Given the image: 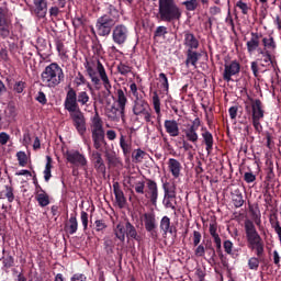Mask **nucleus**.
<instances>
[{"mask_svg":"<svg viewBox=\"0 0 281 281\" xmlns=\"http://www.w3.org/2000/svg\"><path fill=\"white\" fill-rule=\"evenodd\" d=\"M85 68L92 85L94 87H100L101 80L108 95H111V89H113V86L111 85V80L106 74V68H104L102 61H100V59L92 60L91 63L87 61L85 64Z\"/></svg>","mask_w":281,"mask_h":281,"instance_id":"nucleus-1","label":"nucleus"},{"mask_svg":"<svg viewBox=\"0 0 281 281\" xmlns=\"http://www.w3.org/2000/svg\"><path fill=\"white\" fill-rule=\"evenodd\" d=\"M64 155L68 164L76 166V168H87L89 164L87 157L78 150H67Z\"/></svg>","mask_w":281,"mask_h":281,"instance_id":"nucleus-14","label":"nucleus"},{"mask_svg":"<svg viewBox=\"0 0 281 281\" xmlns=\"http://www.w3.org/2000/svg\"><path fill=\"white\" fill-rule=\"evenodd\" d=\"M113 192L117 207H120V210H124V207H126V196L124 195V191L122 190L120 182H113Z\"/></svg>","mask_w":281,"mask_h":281,"instance_id":"nucleus-21","label":"nucleus"},{"mask_svg":"<svg viewBox=\"0 0 281 281\" xmlns=\"http://www.w3.org/2000/svg\"><path fill=\"white\" fill-rule=\"evenodd\" d=\"M91 97L87 91L76 92V89L69 87L64 101L66 111L75 112L81 111L80 106H89Z\"/></svg>","mask_w":281,"mask_h":281,"instance_id":"nucleus-4","label":"nucleus"},{"mask_svg":"<svg viewBox=\"0 0 281 281\" xmlns=\"http://www.w3.org/2000/svg\"><path fill=\"white\" fill-rule=\"evenodd\" d=\"M136 194H146V181H138L134 186Z\"/></svg>","mask_w":281,"mask_h":281,"instance_id":"nucleus-52","label":"nucleus"},{"mask_svg":"<svg viewBox=\"0 0 281 281\" xmlns=\"http://www.w3.org/2000/svg\"><path fill=\"white\" fill-rule=\"evenodd\" d=\"M68 113L70 114L77 133H79L80 137H85L87 134V117H85L82 110H76L75 112L68 111Z\"/></svg>","mask_w":281,"mask_h":281,"instance_id":"nucleus-12","label":"nucleus"},{"mask_svg":"<svg viewBox=\"0 0 281 281\" xmlns=\"http://www.w3.org/2000/svg\"><path fill=\"white\" fill-rule=\"evenodd\" d=\"M195 247L194 256H196V258H203V256H205V246H203V244H199Z\"/></svg>","mask_w":281,"mask_h":281,"instance_id":"nucleus-58","label":"nucleus"},{"mask_svg":"<svg viewBox=\"0 0 281 281\" xmlns=\"http://www.w3.org/2000/svg\"><path fill=\"white\" fill-rule=\"evenodd\" d=\"M164 126L170 137H179V123L177 121L166 120Z\"/></svg>","mask_w":281,"mask_h":281,"instance_id":"nucleus-26","label":"nucleus"},{"mask_svg":"<svg viewBox=\"0 0 281 281\" xmlns=\"http://www.w3.org/2000/svg\"><path fill=\"white\" fill-rule=\"evenodd\" d=\"M128 102V99L126 98V94L124 93V90L119 89L117 90V104L121 113V117H124V111H126V103Z\"/></svg>","mask_w":281,"mask_h":281,"instance_id":"nucleus-32","label":"nucleus"},{"mask_svg":"<svg viewBox=\"0 0 281 281\" xmlns=\"http://www.w3.org/2000/svg\"><path fill=\"white\" fill-rule=\"evenodd\" d=\"M53 159L50 158V156H46V165H45V169H44V180L47 182H49V179H52V164H53Z\"/></svg>","mask_w":281,"mask_h":281,"instance_id":"nucleus-38","label":"nucleus"},{"mask_svg":"<svg viewBox=\"0 0 281 281\" xmlns=\"http://www.w3.org/2000/svg\"><path fill=\"white\" fill-rule=\"evenodd\" d=\"M183 45L187 49H199V40L194 36V33H190V31L184 32V43Z\"/></svg>","mask_w":281,"mask_h":281,"instance_id":"nucleus-27","label":"nucleus"},{"mask_svg":"<svg viewBox=\"0 0 281 281\" xmlns=\"http://www.w3.org/2000/svg\"><path fill=\"white\" fill-rule=\"evenodd\" d=\"M131 31L125 24H115L112 29V41L119 47H124L128 43Z\"/></svg>","mask_w":281,"mask_h":281,"instance_id":"nucleus-9","label":"nucleus"},{"mask_svg":"<svg viewBox=\"0 0 281 281\" xmlns=\"http://www.w3.org/2000/svg\"><path fill=\"white\" fill-rule=\"evenodd\" d=\"M182 5H184L188 12H194L199 8V0H187L182 2Z\"/></svg>","mask_w":281,"mask_h":281,"instance_id":"nucleus-47","label":"nucleus"},{"mask_svg":"<svg viewBox=\"0 0 281 281\" xmlns=\"http://www.w3.org/2000/svg\"><path fill=\"white\" fill-rule=\"evenodd\" d=\"M244 181H246V183H254V181H256V175H254V172H245Z\"/></svg>","mask_w":281,"mask_h":281,"instance_id":"nucleus-63","label":"nucleus"},{"mask_svg":"<svg viewBox=\"0 0 281 281\" xmlns=\"http://www.w3.org/2000/svg\"><path fill=\"white\" fill-rule=\"evenodd\" d=\"M201 126V119L195 117L191 124L186 125L182 133L187 138V142H191V144H196L199 142V127Z\"/></svg>","mask_w":281,"mask_h":281,"instance_id":"nucleus-13","label":"nucleus"},{"mask_svg":"<svg viewBox=\"0 0 281 281\" xmlns=\"http://www.w3.org/2000/svg\"><path fill=\"white\" fill-rule=\"evenodd\" d=\"M201 137H202V145L205 146V150L207 155H212V150H214V135H212L207 127L203 126L201 128Z\"/></svg>","mask_w":281,"mask_h":281,"instance_id":"nucleus-20","label":"nucleus"},{"mask_svg":"<svg viewBox=\"0 0 281 281\" xmlns=\"http://www.w3.org/2000/svg\"><path fill=\"white\" fill-rule=\"evenodd\" d=\"M162 190L165 194H177V184L175 182H165L162 183Z\"/></svg>","mask_w":281,"mask_h":281,"instance_id":"nucleus-46","label":"nucleus"},{"mask_svg":"<svg viewBox=\"0 0 281 281\" xmlns=\"http://www.w3.org/2000/svg\"><path fill=\"white\" fill-rule=\"evenodd\" d=\"M250 105H245L246 111H251V122L256 133H262L261 120H265V104L260 99L249 98Z\"/></svg>","mask_w":281,"mask_h":281,"instance_id":"nucleus-7","label":"nucleus"},{"mask_svg":"<svg viewBox=\"0 0 281 281\" xmlns=\"http://www.w3.org/2000/svg\"><path fill=\"white\" fill-rule=\"evenodd\" d=\"M35 5L34 13L38 19H45L47 16V0H33Z\"/></svg>","mask_w":281,"mask_h":281,"instance_id":"nucleus-24","label":"nucleus"},{"mask_svg":"<svg viewBox=\"0 0 281 281\" xmlns=\"http://www.w3.org/2000/svg\"><path fill=\"white\" fill-rule=\"evenodd\" d=\"M162 203L165 207L177 210V193H165Z\"/></svg>","mask_w":281,"mask_h":281,"instance_id":"nucleus-31","label":"nucleus"},{"mask_svg":"<svg viewBox=\"0 0 281 281\" xmlns=\"http://www.w3.org/2000/svg\"><path fill=\"white\" fill-rule=\"evenodd\" d=\"M48 14L50 19H58V14H60V9L58 7H50L48 10Z\"/></svg>","mask_w":281,"mask_h":281,"instance_id":"nucleus-62","label":"nucleus"},{"mask_svg":"<svg viewBox=\"0 0 281 281\" xmlns=\"http://www.w3.org/2000/svg\"><path fill=\"white\" fill-rule=\"evenodd\" d=\"M250 40L246 43L248 54H254L260 47V38H262V34L260 33H250Z\"/></svg>","mask_w":281,"mask_h":281,"instance_id":"nucleus-22","label":"nucleus"},{"mask_svg":"<svg viewBox=\"0 0 281 281\" xmlns=\"http://www.w3.org/2000/svg\"><path fill=\"white\" fill-rule=\"evenodd\" d=\"M169 172H171L172 177L175 179H179V177H181V162L175 158H169L168 162H167Z\"/></svg>","mask_w":281,"mask_h":281,"instance_id":"nucleus-25","label":"nucleus"},{"mask_svg":"<svg viewBox=\"0 0 281 281\" xmlns=\"http://www.w3.org/2000/svg\"><path fill=\"white\" fill-rule=\"evenodd\" d=\"M211 238H213L216 254L218 255L221 262H225V255H223V240L221 239V235H212Z\"/></svg>","mask_w":281,"mask_h":281,"instance_id":"nucleus-33","label":"nucleus"},{"mask_svg":"<svg viewBox=\"0 0 281 281\" xmlns=\"http://www.w3.org/2000/svg\"><path fill=\"white\" fill-rule=\"evenodd\" d=\"M153 104H154V111L156 112V114L161 115V100L159 99V94H157V92H154Z\"/></svg>","mask_w":281,"mask_h":281,"instance_id":"nucleus-45","label":"nucleus"},{"mask_svg":"<svg viewBox=\"0 0 281 281\" xmlns=\"http://www.w3.org/2000/svg\"><path fill=\"white\" fill-rule=\"evenodd\" d=\"M25 87H26L25 81H16L13 85V91L14 93H23V91H25Z\"/></svg>","mask_w":281,"mask_h":281,"instance_id":"nucleus-54","label":"nucleus"},{"mask_svg":"<svg viewBox=\"0 0 281 281\" xmlns=\"http://www.w3.org/2000/svg\"><path fill=\"white\" fill-rule=\"evenodd\" d=\"M91 133L92 142L95 150H102V146H106V139L104 138V126L102 124V117L98 112V108L94 104V115L91 119Z\"/></svg>","mask_w":281,"mask_h":281,"instance_id":"nucleus-6","label":"nucleus"},{"mask_svg":"<svg viewBox=\"0 0 281 281\" xmlns=\"http://www.w3.org/2000/svg\"><path fill=\"white\" fill-rule=\"evenodd\" d=\"M160 231L162 232L164 236H168V234H173L177 232L170 222V217L167 215L160 220Z\"/></svg>","mask_w":281,"mask_h":281,"instance_id":"nucleus-29","label":"nucleus"},{"mask_svg":"<svg viewBox=\"0 0 281 281\" xmlns=\"http://www.w3.org/2000/svg\"><path fill=\"white\" fill-rule=\"evenodd\" d=\"M203 238V235L199 231H193V247H199L201 245V239Z\"/></svg>","mask_w":281,"mask_h":281,"instance_id":"nucleus-55","label":"nucleus"},{"mask_svg":"<svg viewBox=\"0 0 281 281\" xmlns=\"http://www.w3.org/2000/svg\"><path fill=\"white\" fill-rule=\"evenodd\" d=\"M105 158L109 164V166H117L120 164V158H117V155H115V151L105 153Z\"/></svg>","mask_w":281,"mask_h":281,"instance_id":"nucleus-44","label":"nucleus"},{"mask_svg":"<svg viewBox=\"0 0 281 281\" xmlns=\"http://www.w3.org/2000/svg\"><path fill=\"white\" fill-rule=\"evenodd\" d=\"M92 50L93 54H97V56H100V54H102V44L100 43V41L93 42Z\"/></svg>","mask_w":281,"mask_h":281,"instance_id":"nucleus-61","label":"nucleus"},{"mask_svg":"<svg viewBox=\"0 0 281 281\" xmlns=\"http://www.w3.org/2000/svg\"><path fill=\"white\" fill-rule=\"evenodd\" d=\"M238 74H240V63L238 60L224 64L223 80L225 82H232V77L238 76Z\"/></svg>","mask_w":281,"mask_h":281,"instance_id":"nucleus-16","label":"nucleus"},{"mask_svg":"<svg viewBox=\"0 0 281 281\" xmlns=\"http://www.w3.org/2000/svg\"><path fill=\"white\" fill-rule=\"evenodd\" d=\"M7 117H10L11 120H14L16 117V106L12 103H10L5 111H4Z\"/></svg>","mask_w":281,"mask_h":281,"instance_id":"nucleus-50","label":"nucleus"},{"mask_svg":"<svg viewBox=\"0 0 281 281\" xmlns=\"http://www.w3.org/2000/svg\"><path fill=\"white\" fill-rule=\"evenodd\" d=\"M244 229L248 249H250V251H256L258 258H262V256H265V241L251 220H246L244 222Z\"/></svg>","mask_w":281,"mask_h":281,"instance_id":"nucleus-3","label":"nucleus"},{"mask_svg":"<svg viewBox=\"0 0 281 281\" xmlns=\"http://www.w3.org/2000/svg\"><path fill=\"white\" fill-rule=\"evenodd\" d=\"M147 1H157V0H147ZM183 12L177 0H158V13L157 19L164 23H172V21H181Z\"/></svg>","mask_w":281,"mask_h":281,"instance_id":"nucleus-2","label":"nucleus"},{"mask_svg":"<svg viewBox=\"0 0 281 281\" xmlns=\"http://www.w3.org/2000/svg\"><path fill=\"white\" fill-rule=\"evenodd\" d=\"M186 56H187L186 61H184L186 67H190V65H191V67L196 68V64L201 59V53H199L194 49H187Z\"/></svg>","mask_w":281,"mask_h":281,"instance_id":"nucleus-23","label":"nucleus"},{"mask_svg":"<svg viewBox=\"0 0 281 281\" xmlns=\"http://www.w3.org/2000/svg\"><path fill=\"white\" fill-rule=\"evenodd\" d=\"M158 80L160 82V88L162 89V91L168 93V91L170 89V82H168V77L166 76V74L160 72L158 75Z\"/></svg>","mask_w":281,"mask_h":281,"instance_id":"nucleus-41","label":"nucleus"},{"mask_svg":"<svg viewBox=\"0 0 281 281\" xmlns=\"http://www.w3.org/2000/svg\"><path fill=\"white\" fill-rule=\"evenodd\" d=\"M130 91H131L132 95L134 97V100L144 98L139 94V91L137 90V83H135V82L130 85Z\"/></svg>","mask_w":281,"mask_h":281,"instance_id":"nucleus-57","label":"nucleus"},{"mask_svg":"<svg viewBox=\"0 0 281 281\" xmlns=\"http://www.w3.org/2000/svg\"><path fill=\"white\" fill-rule=\"evenodd\" d=\"M90 159L97 172L103 176L106 175V165L104 164V159H102V154H100V151L93 150Z\"/></svg>","mask_w":281,"mask_h":281,"instance_id":"nucleus-19","label":"nucleus"},{"mask_svg":"<svg viewBox=\"0 0 281 281\" xmlns=\"http://www.w3.org/2000/svg\"><path fill=\"white\" fill-rule=\"evenodd\" d=\"M133 113L134 115H143L145 122H150L153 119V109L146 99H134L133 102Z\"/></svg>","mask_w":281,"mask_h":281,"instance_id":"nucleus-10","label":"nucleus"},{"mask_svg":"<svg viewBox=\"0 0 281 281\" xmlns=\"http://www.w3.org/2000/svg\"><path fill=\"white\" fill-rule=\"evenodd\" d=\"M117 25L115 22H113L109 16L101 15L97 19L95 22V30L98 36H111V32H113V27Z\"/></svg>","mask_w":281,"mask_h":281,"instance_id":"nucleus-11","label":"nucleus"},{"mask_svg":"<svg viewBox=\"0 0 281 281\" xmlns=\"http://www.w3.org/2000/svg\"><path fill=\"white\" fill-rule=\"evenodd\" d=\"M144 223H145L146 232L150 234V238H153V240H157V238L159 237V234L157 233V220L155 218V214L145 213Z\"/></svg>","mask_w":281,"mask_h":281,"instance_id":"nucleus-17","label":"nucleus"},{"mask_svg":"<svg viewBox=\"0 0 281 281\" xmlns=\"http://www.w3.org/2000/svg\"><path fill=\"white\" fill-rule=\"evenodd\" d=\"M260 258L262 257L257 256L248 259V269H250V271H258L260 267Z\"/></svg>","mask_w":281,"mask_h":281,"instance_id":"nucleus-43","label":"nucleus"},{"mask_svg":"<svg viewBox=\"0 0 281 281\" xmlns=\"http://www.w3.org/2000/svg\"><path fill=\"white\" fill-rule=\"evenodd\" d=\"M120 146L124 157H128V155H131L132 146L131 143L126 140V137L124 135H121L120 137Z\"/></svg>","mask_w":281,"mask_h":281,"instance_id":"nucleus-37","label":"nucleus"},{"mask_svg":"<svg viewBox=\"0 0 281 281\" xmlns=\"http://www.w3.org/2000/svg\"><path fill=\"white\" fill-rule=\"evenodd\" d=\"M70 281H87V276L82 273H75L71 278Z\"/></svg>","mask_w":281,"mask_h":281,"instance_id":"nucleus-64","label":"nucleus"},{"mask_svg":"<svg viewBox=\"0 0 281 281\" xmlns=\"http://www.w3.org/2000/svg\"><path fill=\"white\" fill-rule=\"evenodd\" d=\"M146 155V151L142 149H136L133 154L132 157L135 161H142L144 159V156Z\"/></svg>","mask_w":281,"mask_h":281,"instance_id":"nucleus-59","label":"nucleus"},{"mask_svg":"<svg viewBox=\"0 0 281 281\" xmlns=\"http://www.w3.org/2000/svg\"><path fill=\"white\" fill-rule=\"evenodd\" d=\"M1 260H2V269L5 271V273H9L10 269L14 267V257L11 256L10 252H7L1 258Z\"/></svg>","mask_w":281,"mask_h":281,"instance_id":"nucleus-36","label":"nucleus"},{"mask_svg":"<svg viewBox=\"0 0 281 281\" xmlns=\"http://www.w3.org/2000/svg\"><path fill=\"white\" fill-rule=\"evenodd\" d=\"M236 8L241 10L243 14H249V5L246 2H243V0L236 2Z\"/></svg>","mask_w":281,"mask_h":281,"instance_id":"nucleus-56","label":"nucleus"},{"mask_svg":"<svg viewBox=\"0 0 281 281\" xmlns=\"http://www.w3.org/2000/svg\"><path fill=\"white\" fill-rule=\"evenodd\" d=\"M65 231L67 232V234H70V236H74V234L78 232V218L76 217V215H70L68 224H66L65 226Z\"/></svg>","mask_w":281,"mask_h":281,"instance_id":"nucleus-34","label":"nucleus"},{"mask_svg":"<svg viewBox=\"0 0 281 281\" xmlns=\"http://www.w3.org/2000/svg\"><path fill=\"white\" fill-rule=\"evenodd\" d=\"M168 34V27L166 26H158L154 32V38H161V36H166Z\"/></svg>","mask_w":281,"mask_h":281,"instance_id":"nucleus-53","label":"nucleus"},{"mask_svg":"<svg viewBox=\"0 0 281 281\" xmlns=\"http://www.w3.org/2000/svg\"><path fill=\"white\" fill-rule=\"evenodd\" d=\"M105 10L106 13L103 14V16H109L113 23L117 24L120 22V10H117V7L111 3H105Z\"/></svg>","mask_w":281,"mask_h":281,"instance_id":"nucleus-28","label":"nucleus"},{"mask_svg":"<svg viewBox=\"0 0 281 281\" xmlns=\"http://www.w3.org/2000/svg\"><path fill=\"white\" fill-rule=\"evenodd\" d=\"M223 247H224L225 254H227L228 256H234V243L232 240L229 239L224 240Z\"/></svg>","mask_w":281,"mask_h":281,"instance_id":"nucleus-48","label":"nucleus"},{"mask_svg":"<svg viewBox=\"0 0 281 281\" xmlns=\"http://www.w3.org/2000/svg\"><path fill=\"white\" fill-rule=\"evenodd\" d=\"M116 70L121 76H128V74L133 71V67L128 66L125 63H120L116 67Z\"/></svg>","mask_w":281,"mask_h":281,"instance_id":"nucleus-42","label":"nucleus"},{"mask_svg":"<svg viewBox=\"0 0 281 281\" xmlns=\"http://www.w3.org/2000/svg\"><path fill=\"white\" fill-rule=\"evenodd\" d=\"M262 45H263L262 52H270V54L272 52H276V48L278 47L273 36L263 37L262 38Z\"/></svg>","mask_w":281,"mask_h":281,"instance_id":"nucleus-35","label":"nucleus"},{"mask_svg":"<svg viewBox=\"0 0 281 281\" xmlns=\"http://www.w3.org/2000/svg\"><path fill=\"white\" fill-rule=\"evenodd\" d=\"M12 32V20L8 18L5 10L0 7V38H10Z\"/></svg>","mask_w":281,"mask_h":281,"instance_id":"nucleus-15","label":"nucleus"},{"mask_svg":"<svg viewBox=\"0 0 281 281\" xmlns=\"http://www.w3.org/2000/svg\"><path fill=\"white\" fill-rule=\"evenodd\" d=\"M258 54L262 56V63L260 64V67H267V65H271L272 67H276V61L273 60V56L269 50H262V48L258 49Z\"/></svg>","mask_w":281,"mask_h":281,"instance_id":"nucleus-30","label":"nucleus"},{"mask_svg":"<svg viewBox=\"0 0 281 281\" xmlns=\"http://www.w3.org/2000/svg\"><path fill=\"white\" fill-rule=\"evenodd\" d=\"M36 201L41 207H47L49 204V195L43 191V193L36 194Z\"/></svg>","mask_w":281,"mask_h":281,"instance_id":"nucleus-40","label":"nucleus"},{"mask_svg":"<svg viewBox=\"0 0 281 281\" xmlns=\"http://www.w3.org/2000/svg\"><path fill=\"white\" fill-rule=\"evenodd\" d=\"M72 25L75 27H82V26L87 25V19H85L83 16L75 18L72 21Z\"/></svg>","mask_w":281,"mask_h":281,"instance_id":"nucleus-60","label":"nucleus"},{"mask_svg":"<svg viewBox=\"0 0 281 281\" xmlns=\"http://www.w3.org/2000/svg\"><path fill=\"white\" fill-rule=\"evenodd\" d=\"M16 157L19 166H21V168H25V166H27V154H25V151H18Z\"/></svg>","mask_w":281,"mask_h":281,"instance_id":"nucleus-49","label":"nucleus"},{"mask_svg":"<svg viewBox=\"0 0 281 281\" xmlns=\"http://www.w3.org/2000/svg\"><path fill=\"white\" fill-rule=\"evenodd\" d=\"M146 199H149L151 205H157V199H159V187L157 186V182L153 179H146Z\"/></svg>","mask_w":281,"mask_h":281,"instance_id":"nucleus-18","label":"nucleus"},{"mask_svg":"<svg viewBox=\"0 0 281 281\" xmlns=\"http://www.w3.org/2000/svg\"><path fill=\"white\" fill-rule=\"evenodd\" d=\"M4 190H5V199H8L9 203H12L14 201V188H12V186H4Z\"/></svg>","mask_w":281,"mask_h":281,"instance_id":"nucleus-51","label":"nucleus"},{"mask_svg":"<svg viewBox=\"0 0 281 281\" xmlns=\"http://www.w3.org/2000/svg\"><path fill=\"white\" fill-rule=\"evenodd\" d=\"M114 234L121 243H124L126 238H128V240L132 239L136 240V243H142V237L137 233V228H135V226L128 221L120 222L114 228Z\"/></svg>","mask_w":281,"mask_h":281,"instance_id":"nucleus-8","label":"nucleus"},{"mask_svg":"<svg viewBox=\"0 0 281 281\" xmlns=\"http://www.w3.org/2000/svg\"><path fill=\"white\" fill-rule=\"evenodd\" d=\"M233 203L235 207H243V205H245V200L243 199L240 190H235L233 193Z\"/></svg>","mask_w":281,"mask_h":281,"instance_id":"nucleus-39","label":"nucleus"},{"mask_svg":"<svg viewBox=\"0 0 281 281\" xmlns=\"http://www.w3.org/2000/svg\"><path fill=\"white\" fill-rule=\"evenodd\" d=\"M41 80L45 87L54 89V87H58L65 80V72L57 63H52L41 74Z\"/></svg>","mask_w":281,"mask_h":281,"instance_id":"nucleus-5","label":"nucleus"}]
</instances>
